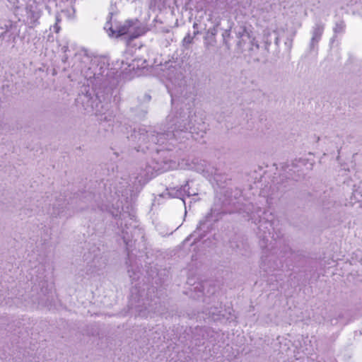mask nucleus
Here are the masks:
<instances>
[{
	"label": "nucleus",
	"mask_w": 362,
	"mask_h": 362,
	"mask_svg": "<svg viewBox=\"0 0 362 362\" xmlns=\"http://www.w3.org/2000/svg\"><path fill=\"white\" fill-rule=\"evenodd\" d=\"M168 127L163 132H146L140 133L139 141L140 148L146 145V148L153 149L152 146L164 145L169 141L179 139L182 134L189 132L196 139L202 138L206 134V125L202 119H197L193 110L189 109L187 112H171L167 117Z\"/></svg>",
	"instance_id": "nucleus-1"
},
{
	"label": "nucleus",
	"mask_w": 362,
	"mask_h": 362,
	"mask_svg": "<svg viewBox=\"0 0 362 362\" xmlns=\"http://www.w3.org/2000/svg\"><path fill=\"white\" fill-rule=\"evenodd\" d=\"M74 66L90 81L93 86L101 84L107 65L104 62L91 57L84 50L78 51L74 56Z\"/></svg>",
	"instance_id": "nucleus-2"
},
{
	"label": "nucleus",
	"mask_w": 362,
	"mask_h": 362,
	"mask_svg": "<svg viewBox=\"0 0 362 362\" xmlns=\"http://www.w3.org/2000/svg\"><path fill=\"white\" fill-rule=\"evenodd\" d=\"M218 23H216L213 28H209L204 37V46L206 49H209L211 47L215 46L216 43V35L218 33Z\"/></svg>",
	"instance_id": "nucleus-3"
},
{
	"label": "nucleus",
	"mask_w": 362,
	"mask_h": 362,
	"mask_svg": "<svg viewBox=\"0 0 362 362\" xmlns=\"http://www.w3.org/2000/svg\"><path fill=\"white\" fill-rule=\"evenodd\" d=\"M110 105L106 103L103 104L101 102H98L96 104L95 114L97 115H100L102 117L100 118V120L104 121H110L111 120L112 117V113H107V111L109 110Z\"/></svg>",
	"instance_id": "nucleus-4"
},
{
	"label": "nucleus",
	"mask_w": 362,
	"mask_h": 362,
	"mask_svg": "<svg viewBox=\"0 0 362 362\" xmlns=\"http://www.w3.org/2000/svg\"><path fill=\"white\" fill-rule=\"evenodd\" d=\"M325 25L322 23H316L313 27V36L310 40V47L313 49L317 45L320 40L321 36L323 33Z\"/></svg>",
	"instance_id": "nucleus-5"
},
{
	"label": "nucleus",
	"mask_w": 362,
	"mask_h": 362,
	"mask_svg": "<svg viewBox=\"0 0 362 362\" xmlns=\"http://www.w3.org/2000/svg\"><path fill=\"white\" fill-rule=\"evenodd\" d=\"M306 164V162L305 160L303 159H298V160H293L291 164L289 165H286L284 168V171L288 174L292 179L295 180H298V177H296V176H293L291 172H293L295 173L296 172V169H297V171L298 172L299 170H298V168H300L301 165H305Z\"/></svg>",
	"instance_id": "nucleus-6"
},
{
	"label": "nucleus",
	"mask_w": 362,
	"mask_h": 362,
	"mask_svg": "<svg viewBox=\"0 0 362 362\" xmlns=\"http://www.w3.org/2000/svg\"><path fill=\"white\" fill-rule=\"evenodd\" d=\"M41 16V11L40 10L35 8V9H33L32 7L30 8H28L27 11V18L28 21V23L30 25L31 27L35 26L37 23H38V20Z\"/></svg>",
	"instance_id": "nucleus-7"
},
{
	"label": "nucleus",
	"mask_w": 362,
	"mask_h": 362,
	"mask_svg": "<svg viewBox=\"0 0 362 362\" xmlns=\"http://www.w3.org/2000/svg\"><path fill=\"white\" fill-rule=\"evenodd\" d=\"M67 209V204L65 201L57 202L53 205L52 216L56 217H62L66 216V211Z\"/></svg>",
	"instance_id": "nucleus-8"
},
{
	"label": "nucleus",
	"mask_w": 362,
	"mask_h": 362,
	"mask_svg": "<svg viewBox=\"0 0 362 362\" xmlns=\"http://www.w3.org/2000/svg\"><path fill=\"white\" fill-rule=\"evenodd\" d=\"M195 192H191L189 191V187L188 182H187L185 185L181 186L178 189H177L175 192V196L177 198H180L183 200L185 196H192L195 195Z\"/></svg>",
	"instance_id": "nucleus-9"
},
{
	"label": "nucleus",
	"mask_w": 362,
	"mask_h": 362,
	"mask_svg": "<svg viewBox=\"0 0 362 362\" xmlns=\"http://www.w3.org/2000/svg\"><path fill=\"white\" fill-rule=\"evenodd\" d=\"M194 36H192L190 33H188L182 40V47L185 49H188L189 46L194 42Z\"/></svg>",
	"instance_id": "nucleus-10"
},
{
	"label": "nucleus",
	"mask_w": 362,
	"mask_h": 362,
	"mask_svg": "<svg viewBox=\"0 0 362 362\" xmlns=\"http://www.w3.org/2000/svg\"><path fill=\"white\" fill-rule=\"evenodd\" d=\"M259 223H260V225L259 226V230L260 231H262V230L263 231V234L262 236L263 239H264L267 238V235H266L267 232L263 230L262 228H267V225H269V226H272V223L271 222L262 221H260Z\"/></svg>",
	"instance_id": "nucleus-11"
},
{
	"label": "nucleus",
	"mask_w": 362,
	"mask_h": 362,
	"mask_svg": "<svg viewBox=\"0 0 362 362\" xmlns=\"http://www.w3.org/2000/svg\"><path fill=\"white\" fill-rule=\"evenodd\" d=\"M129 26L122 25L118 28L116 33H117V36H122L127 34L129 32Z\"/></svg>",
	"instance_id": "nucleus-12"
},
{
	"label": "nucleus",
	"mask_w": 362,
	"mask_h": 362,
	"mask_svg": "<svg viewBox=\"0 0 362 362\" xmlns=\"http://www.w3.org/2000/svg\"><path fill=\"white\" fill-rule=\"evenodd\" d=\"M236 35L239 38L244 37L245 36H247L249 37V34L247 32L245 28L241 27L240 30L236 33Z\"/></svg>",
	"instance_id": "nucleus-13"
},
{
	"label": "nucleus",
	"mask_w": 362,
	"mask_h": 362,
	"mask_svg": "<svg viewBox=\"0 0 362 362\" xmlns=\"http://www.w3.org/2000/svg\"><path fill=\"white\" fill-rule=\"evenodd\" d=\"M206 172L213 175L215 180L217 181L218 180L219 174L218 173V170L216 168H213L211 170L207 169Z\"/></svg>",
	"instance_id": "nucleus-14"
},
{
	"label": "nucleus",
	"mask_w": 362,
	"mask_h": 362,
	"mask_svg": "<svg viewBox=\"0 0 362 362\" xmlns=\"http://www.w3.org/2000/svg\"><path fill=\"white\" fill-rule=\"evenodd\" d=\"M207 314L209 315V317H211L213 318V320H216L218 319V317H216V313L215 310H212V308H210Z\"/></svg>",
	"instance_id": "nucleus-15"
},
{
	"label": "nucleus",
	"mask_w": 362,
	"mask_h": 362,
	"mask_svg": "<svg viewBox=\"0 0 362 362\" xmlns=\"http://www.w3.org/2000/svg\"><path fill=\"white\" fill-rule=\"evenodd\" d=\"M128 273L129 274V277L131 279H132L133 280L136 279V278H138V276L136 274V272H132V274H131V271L129 269H128Z\"/></svg>",
	"instance_id": "nucleus-16"
},
{
	"label": "nucleus",
	"mask_w": 362,
	"mask_h": 362,
	"mask_svg": "<svg viewBox=\"0 0 362 362\" xmlns=\"http://www.w3.org/2000/svg\"><path fill=\"white\" fill-rule=\"evenodd\" d=\"M259 45L257 44L253 45V47L251 48V51L253 52L255 49H258Z\"/></svg>",
	"instance_id": "nucleus-17"
},
{
	"label": "nucleus",
	"mask_w": 362,
	"mask_h": 362,
	"mask_svg": "<svg viewBox=\"0 0 362 362\" xmlns=\"http://www.w3.org/2000/svg\"><path fill=\"white\" fill-rule=\"evenodd\" d=\"M204 221H200L199 226L197 227V230H201L202 226H204Z\"/></svg>",
	"instance_id": "nucleus-18"
},
{
	"label": "nucleus",
	"mask_w": 362,
	"mask_h": 362,
	"mask_svg": "<svg viewBox=\"0 0 362 362\" xmlns=\"http://www.w3.org/2000/svg\"><path fill=\"white\" fill-rule=\"evenodd\" d=\"M353 194H354V197H355L356 198H357V199H358V197H357V196H358V194H359L360 193H359V192H357V190H354V193H353Z\"/></svg>",
	"instance_id": "nucleus-19"
},
{
	"label": "nucleus",
	"mask_w": 362,
	"mask_h": 362,
	"mask_svg": "<svg viewBox=\"0 0 362 362\" xmlns=\"http://www.w3.org/2000/svg\"><path fill=\"white\" fill-rule=\"evenodd\" d=\"M199 32L198 30H195L192 36H194V38L199 35Z\"/></svg>",
	"instance_id": "nucleus-20"
},
{
	"label": "nucleus",
	"mask_w": 362,
	"mask_h": 362,
	"mask_svg": "<svg viewBox=\"0 0 362 362\" xmlns=\"http://www.w3.org/2000/svg\"><path fill=\"white\" fill-rule=\"evenodd\" d=\"M279 37H276V39H275V44L276 45H279Z\"/></svg>",
	"instance_id": "nucleus-21"
},
{
	"label": "nucleus",
	"mask_w": 362,
	"mask_h": 362,
	"mask_svg": "<svg viewBox=\"0 0 362 362\" xmlns=\"http://www.w3.org/2000/svg\"><path fill=\"white\" fill-rule=\"evenodd\" d=\"M193 28L194 29H197L198 28V24L197 23H194L193 24Z\"/></svg>",
	"instance_id": "nucleus-22"
},
{
	"label": "nucleus",
	"mask_w": 362,
	"mask_h": 362,
	"mask_svg": "<svg viewBox=\"0 0 362 362\" xmlns=\"http://www.w3.org/2000/svg\"><path fill=\"white\" fill-rule=\"evenodd\" d=\"M139 35H140V34H137V35H131V38H136V37H138V36H139Z\"/></svg>",
	"instance_id": "nucleus-23"
},
{
	"label": "nucleus",
	"mask_w": 362,
	"mask_h": 362,
	"mask_svg": "<svg viewBox=\"0 0 362 362\" xmlns=\"http://www.w3.org/2000/svg\"><path fill=\"white\" fill-rule=\"evenodd\" d=\"M54 28L56 29V32L59 31V28L58 27L57 23H56V25H54Z\"/></svg>",
	"instance_id": "nucleus-24"
},
{
	"label": "nucleus",
	"mask_w": 362,
	"mask_h": 362,
	"mask_svg": "<svg viewBox=\"0 0 362 362\" xmlns=\"http://www.w3.org/2000/svg\"><path fill=\"white\" fill-rule=\"evenodd\" d=\"M66 59H67V57H64V59H63V61H64V62H66Z\"/></svg>",
	"instance_id": "nucleus-25"
},
{
	"label": "nucleus",
	"mask_w": 362,
	"mask_h": 362,
	"mask_svg": "<svg viewBox=\"0 0 362 362\" xmlns=\"http://www.w3.org/2000/svg\"><path fill=\"white\" fill-rule=\"evenodd\" d=\"M111 32H112V34L115 33V32L114 30H111Z\"/></svg>",
	"instance_id": "nucleus-26"
}]
</instances>
